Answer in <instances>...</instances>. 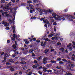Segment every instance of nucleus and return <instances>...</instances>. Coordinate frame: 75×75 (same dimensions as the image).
I'll return each mask as SVG.
<instances>
[{
    "mask_svg": "<svg viewBox=\"0 0 75 75\" xmlns=\"http://www.w3.org/2000/svg\"><path fill=\"white\" fill-rule=\"evenodd\" d=\"M55 38L54 37H53L52 38V40H54L55 39Z\"/></svg>",
    "mask_w": 75,
    "mask_h": 75,
    "instance_id": "63",
    "label": "nucleus"
},
{
    "mask_svg": "<svg viewBox=\"0 0 75 75\" xmlns=\"http://www.w3.org/2000/svg\"><path fill=\"white\" fill-rule=\"evenodd\" d=\"M13 37L14 38H17V35L15 34H14L13 35Z\"/></svg>",
    "mask_w": 75,
    "mask_h": 75,
    "instance_id": "42",
    "label": "nucleus"
},
{
    "mask_svg": "<svg viewBox=\"0 0 75 75\" xmlns=\"http://www.w3.org/2000/svg\"><path fill=\"white\" fill-rule=\"evenodd\" d=\"M42 69H43V71L45 72H46L47 71V68L43 67L42 68Z\"/></svg>",
    "mask_w": 75,
    "mask_h": 75,
    "instance_id": "18",
    "label": "nucleus"
},
{
    "mask_svg": "<svg viewBox=\"0 0 75 75\" xmlns=\"http://www.w3.org/2000/svg\"><path fill=\"white\" fill-rule=\"evenodd\" d=\"M24 45V47H25V50H27V49L28 48L27 47V46L25 44Z\"/></svg>",
    "mask_w": 75,
    "mask_h": 75,
    "instance_id": "44",
    "label": "nucleus"
},
{
    "mask_svg": "<svg viewBox=\"0 0 75 75\" xmlns=\"http://www.w3.org/2000/svg\"><path fill=\"white\" fill-rule=\"evenodd\" d=\"M39 11H40V15L41 16L42 15V12H41V9H40V8H39Z\"/></svg>",
    "mask_w": 75,
    "mask_h": 75,
    "instance_id": "28",
    "label": "nucleus"
},
{
    "mask_svg": "<svg viewBox=\"0 0 75 75\" xmlns=\"http://www.w3.org/2000/svg\"><path fill=\"white\" fill-rule=\"evenodd\" d=\"M29 7L30 8H32V7H33V6L31 5H29Z\"/></svg>",
    "mask_w": 75,
    "mask_h": 75,
    "instance_id": "61",
    "label": "nucleus"
},
{
    "mask_svg": "<svg viewBox=\"0 0 75 75\" xmlns=\"http://www.w3.org/2000/svg\"><path fill=\"white\" fill-rule=\"evenodd\" d=\"M47 24L49 27H50V26H51V23H49L48 21L47 22Z\"/></svg>",
    "mask_w": 75,
    "mask_h": 75,
    "instance_id": "37",
    "label": "nucleus"
},
{
    "mask_svg": "<svg viewBox=\"0 0 75 75\" xmlns=\"http://www.w3.org/2000/svg\"><path fill=\"white\" fill-rule=\"evenodd\" d=\"M8 13V12H4V13H2V16H4V14L6 15V14H7V13Z\"/></svg>",
    "mask_w": 75,
    "mask_h": 75,
    "instance_id": "40",
    "label": "nucleus"
},
{
    "mask_svg": "<svg viewBox=\"0 0 75 75\" xmlns=\"http://www.w3.org/2000/svg\"><path fill=\"white\" fill-rule=\"evenodd\" d=\"M2 24H5L4 25V26H5V27L8 26L9 25V24L8 23H6L4 21H3L2 22Z\"/></svg>",
    "mask_w": 75,
    "mask_h": 75,
    "instance_id": "11",
    "label": "nucleus"
},
{
    "mask_svg": "<svg viewBox=\"0 0 75 75\" xmlns=\"http://www.w3.org/2000/svg\"><path fill=\"white\" fill-rule=\"evenodd\" d=\"M38 73L39 74H40V75H42V72L39 71H38Z\"/></svg>",
    "mask_w": 75,
    "mask_h": 75,
    "instance_id": "59",
    "label": "nucleus"
},
{
    "mask_svg": "<svg viewBox=\"0 0 75 75\" xmlns=\"http://www.w3.org/2000/svg\"><path fill=\"white\" fill-rule=\"evenodd\" d=\"M30 69H28L27 70L25 74H27V75H31L32 74V73L31 72H30Z\"/></svg>",
    "mask_w": 75,
    "mask_h": 75,
    "instance_id": "9",
    "label": "nucleus"
},
{
    "mask_svg": "<svg viewBox=\"0 0 75 75\" xmlns=\"http://www.w3.org/2000/svg\"><path fill=\"white\" fill-rule=\"evenodd\" d=\"M72 43L73 44L72 46L74 48H75V42L74 41L72 42Z\"/></svg>",
    "mask_w": 75,
    "mask_h": 75,
    "instance_id": "20",
    "label": "nucleus"
},
{
    "mask_svg": "<svg viewBox=\"0 0 75 75\" xmlns=\"http://www.w3.org/2000/svg\"><path fill=\"white\" fill-rule=\"evenodd\" d=\"M6 65L7 66L10 65H11V63H9L8 62H6Z\"/></svg>",
    "mask_w": 75,
    "mask_h": 75,
    "instance_id": "32",
    "label": "nucleus"
},
{
    "mask_svg": "<svg viewBox=\"0 0 75 75\" xmlns=\"http://www.w3.org/2000/svg\"><path fill=\"white\" fill-rule=\"evenodd\" d=\"M10 56V54L8 53H7L6 52L4 54V60H3L2 61L3 62H6V59H7V57H8Z\"/></svg>",
    "mask_w": 75,
    "mask_h": 75,
    "instance_id": "2",
    "label": "nucleus"
},
{
    "mask_svg": "<svg viewBox=\"0 0 75 75\" xmlns=\"http://www.w3.org/2000/svg\"><path fill=\"white\" fill-rule=\"evenodd\" d=\"M52 67V65H51V64H48L47 65V67L49 68H50V67Z\"/></svg>",
    "mask_w": 75,
    "mask_h": 75,
    "instance_id": "22",
    "label": "nucleus"
},
{
    "mask_svg": "<svg viewBox=\"0 0 75 75\" xmlns=\"http://www.w3.org/2000/svg\"><path fill=\"white\" fill-rule=\"evenodd\" d=\"M9 62H14V61H13V60L11 59H9Z\"/></svg>",
    "mask_w": 75,
    "mask_h": 75,
    "instance_id": "38",
    "label": "nucleus"
},
{
    "mask_svg": "<svg viewBox=\"0 0 75 75\" xmlns=\"http://www.w3.org/2000/svg\"><path fill=\"white\" fill-rule=\"evenodd\" d=\"M27 3H28L30 4V3H33V2L32 1H27Z\"/></svg>",
    "mask_w": 75,
    "mask_h": 75,
    "instance_id": "56",
    "label": "nucleus"
},
{
    "mask_svg": "<svg viewBox=\"0 0 75 75\" xmlns=\"http://www.w3.org/2000/svg\"><path fill=\"white\" fill-rule=\"evenodd\" d=\"M44 37H46V36H42V37H40V40H42V39H44Z\"/></svg>",
    "mask_w": 75,
    "mask_h": 75,
    "instance_id": "35",
    "label": "nucleus"
},
{
    "mask_svg": "<svg viewBox=\"0 0 75 75\" xmlns=\"http://www.w3.org/2000/svg\"><path fill=\"white\" fill-rule=\"evenodd\" d=\"M16 56V53L12 54V57H15Z\"/></svg>",
    "mask_w": 75,
    "mask_h": 75,
    "instance_id": "55",
    "label": "nucleus"
},
{
    "mask_svg": "<svg viewBox=\"0 0 75 75\" xmlns=\"http://www.w3.org/2000/svg\"><path fill=\"white\" fill-rule=\"evenodd\" d=\"M45 18V17H44V18H41L40 19V20L41 21H42V20H43V21L44 23H47V22H48V21L47 19H44Z\"/></svg>",
    "mask_w": 75,
    "mask_h": 75,
    "instance_id": "7",
    "label": "nucleus"
},
{
    "mask_svg": "<svg viewBox=\"0 0 75 75\" xmlns=\"http://www.w3.org/2000/svg\"><path fill=\"white\" fill-rule=\"evenodd\" d=\"M71 46L72 44L71 43H69V44L67 46V48H69V50L72 51V47H71Z\"/></svg>",
    "mask_w": 75,
    "mask_h": 75,
    "instance_id": "6",
    "label": "nucleus"
},
{
    "mask_svg": "<svg viewBox=\"0 0 75 75\" xmlns=\"http://www.w3.org/2000/svg\"><path fill=\"white\" fill-rule=\"evenodd\" d=\"M26 63L25 62H23V61L21 62V64H25Z\"/></svg>",
    "mask_w": 75,
    "mask_h": 75,
    "instance_id": "41",
    "label": "nucleus"
},
{
    "mask_svg": "<svg viewBox=\"0 0 75 75\" xmlns=\"http://www.w3.org/2000/svg\"><path fill=\"white\" fill-rule=\"evenodd\" d=\"M7 43H10V40H8L7 41Z\"/></svg>",
    "mask_w": 75,
    "mask_h": 75,
    "instance_id": "64",
    "label": "nucleus"
},
{
    "mask_svg": "<svg viewBox=\"0 0 75 75\" xmlns=\"http://www.w3.org/2000/svg\"><path fill=\"white\" fill-rule=\"evenodd\" d=\"M73 54L72 55V57L71 58V60L72 61H75V52H72Z\"/></svg>",
    "mask_w": 75,
    "mask_h": 75,
    "instance_id": "4",
    "label": "nucleus"
},
{
    "mask_svg": "<svg viewBox=\"0 0 75 75\" xmlns=\"http://www.w3.org/2000/svg\"><path fill=\"white\" fill-rule=\"evenodd\" d=\"M46 43H47V42H45L44 43H43V42H41V46H43V47H45V45H46Z\"/></svg>",
    "mask_w": 75,
    "mask_h": 75,
    "instance_id": "14",
    "label": "nucleus"
},
{
    "mask_svg": "<svg viewBox=\"0 0 75 75\" xmlns=\"http://www.w3.org/2000/svg\"><path fill=\"white\" fill-rule=\"evenodd\" d=\"M33 2L34 4H37V5H39L40 4V1H38L37 0H34L33 1Z\"/></svg>",
    "mask_w": 75,
    "mask_h": 75,
    "instance_id": "10",
    "label": "nucleus"
},
{
    "mask_svg": "<svg viewBox=\"0 0 75 75\" xmlns=\"http://www.w3.org/2000/svg\"><path fill=\"white\" fill-rule=\"evenodd\" d=\"M41 59H42V57L41 56H40L37 59V60L38 61H40V60H41Z\"/></svg>",
    "mask_w": 75,
    "mask_h": 75,
    "instance_id": "21",
    "label": "nucleus"
},
{
    "mask_svg": "<svg viewBox=\"0 0 75 75\" xmlns=\"http://www.w3.org/2000/svg\"><path fill=\"white\" fill-rule=\"evenodd\" d=\"M52 16H53L54 17H56V16H57V14H56L55 13H52Z\"/></svg>",
    "mask_w": 75,
    "mask_h": 75,
    "instance_id": "30",
    "label": "nucleus"
},
{
    "mask_svg": "<svg viewBox=\"0 0 75 75\" xmlns=\"http://www.w3.org/2000/svg\"><path fill=\"white\" fill-rule=\"evenodd\" d=\"M62 61H63L64 62H67V60L65 59H62Z\"/></svg>",
    "mask_w": 75,
    "mask_h": 75,
    "instance_id": "49",
    "label": "nucleus"
},
{
    "mask_svg": "<svg viewBox=\"0 0 75 75\" xmlns=\"http://www.w3.org/2000/svg\"><path fill=\"white\" fill-rule=\"evenodd\" d=\"M1 3H4L5 2V1L4 0H1Z\"/></svg>",
    "mask_w": 75,
    "mask_h": 75,
    "instance_id": "47",
    "label": "nucleus"
},
{
    "mask_svg": "<svg viewBox=\"0 0 75 75\" xmlns=\"http://www.w3.org/2000/svg\"><path fill=\"white\" fill-rule=\"evenodd\" d=\"M59 38L61 41H62L63 40V39L62 38V36H60Z\"/></svg>",
    "mask_w": 75,
    "mask_h": 75,
    "instance_id": "51",
    "label": "nucleus"
},
{
    "mask_svg": "<svg viewBox=\"0 0 75 75\" xmlns=\"http://www.w3.org/2000/svg\"><path fill=\"white\" fill-rule=\"evenodd\" d=\"M59 51H62V52H64V50H65V49L64 48L62 47L60 48L59 49Z\"/></svg>",
    "mask_w": 75,
    "mask_h": 75,
    "instance_id": "19",
    "label": "nucleus"
},
{
    "mask_svg": "<svg viewBox=\"0 0 75 75\" xmlns=\"http://www.w3.org/2000/svg\"><path fill=\"white\" fill-rule=\"evenodd\" d=\"M17 45H15V44H13L12 46V47L13 49L15 50L17 48Z\"/></svg>",
    "mask_w": 75,
    "mask_h": 75,
    "instance_id": "16",
    "label": "nucleus"
},
{
    "mask_svg": "<svg viewBox=\"0 0 75 75\" xmlns=\"http://www.w3.org/2000/svg\"><path fill=\"white\" fill-rule=\"evenodd\" d=\"M8 6H6L4 7V11H8Z\"/></svg>",
    "mask_w": 75,
    "mask_h": 75,
    "instance_id": "15",
    "label": "nucleus"
},
{
    "mask_svg": "<svg viewBox=\"0 0 75 75\" xmlns=\"http://www.w3.org/2000/svg\"><path fill=\"white\" fill-rule=\"evenodd\" d=\"M17 9V8H15L13 9H11L10 12H11V13H13L14 14H16V11Z\"/></svg>",
    "mask_w": 75,
    "mask_h": 75,
    "instance_id": "3",
    "label": "nucleus"
},
{
    "mask_svg": "<svg viewBox=\"0 0 75 75\" xmlns=\"http://www.w3.org/2000/svg\"><path fill=\"white\" fill-rule=\"evenodd\" d=\"M5 6H6V5H8L9 6H11V2H10L9 3H8V4H7H7H5Z\"/></svg>",
    "mask_w": 75,
    "mask_h": 75,
    "instance_id": "25",
    "label": "nucleus"
},
{
    "mask_svg": "<svg viewBox=\"0 0 75 75\" xmlns=\"http://www.w3.org/2000/svg\"><path fill=\"white\" fill-rule=\"evenodd\" d=\"M65 17H70L71 18H73V17H74V16H71V15L68 16V15H66L65 16Z\"/></svg>",
    "mask_w": 75,
    "mask_h": 75,
    "instance_id": "17",
    "label": "nucleus"
},
{
    "mask_svg": "<svg viewBox=\"0 0 75 75\" xmlns=\"http://www.w3.org/2000/svg\"><path fill=\"white\" fill-rule=\"evenodd\" d=\"M66 74L67 75H72V74H71V72H67L66 73Z\"/></svg>",
    "mask_w": 75,
    "mask_h": 75,
    "instance_id": "26",
    "label": "nucleus"
},
{
    "mask_svg": "<svg viewBox=\"0 0 75 75\" xmlns=\"http://www.w3.org/2000/svg\"><path fill=\"white\" fill-rule=\"evenodd\" d=\"M47 61L45 60H44L43 61V63L44 64H47Z\"/></svg>",
    "mask_w": 75,
    "mask_h": 75,
    "instance_id": "31",
    "label": "nucleus"
},
{
    "mask_svg": "<svg viewBox=\"0 0 75 75\" xmlns=\"http://www.w3.org/2000/svg\"><path fill=\"white\" fill-rule=\"evenodd\" d=\"M51 62L52 63H53V64H55L56 63V61L54 60H51Z\"/></svg>",
    "mask_w": 75,
    "mask_h": 75,
    "instance_id": "33",
    "label": "nucleus"
},
{
    "mask_svg": "<svg viewBox=\"0 0 75 75\" xmlns=\"http://www.w3.org/2000/svg\"><path fill=\"white\" fill-rule=\"evenodd\" d=\"M10 70L11 71H14V69H13V68L10 69Z\"/></svg>",
    "mask_w": 75,
    "mask_h": 75,
    "instance_id": "53",
    "label": "nucleus"
},
{
    "mask_svg": "<svg viewBox=\"0 0 75 75\" xmlns=\"http://www.w3.org/2000/svg\"><path fill=\"white\" fill-rule=\"evenodd\" d=\"M33 52H34V50L32 49H30L29 50V53H33Z\"/></svg>",
    "mask_w": 75,
    "mask_h": 75,
    "instance_id": "24",
    "label": "nucleus"
},
{
    "mask_svg": "<svg viewBox=\"0 0 75 75\" xmlns=\"http://www.w3.org/2000/svg\"><path fill=\"white\" fill-rule=\"evenodd\" d=\"M12 29L13 30V33L15 34V33H16V30L15 29V26H14V25L12 26Z\"/></svg>",
    "mask_w": 75,
    "mask_h": 75,
    "instance_id": "13",
    "label": "nucleus"
},
{
    "mask_svg": "<svg viewBox=\"0 0 75 75\" xmlns=\"http://www.w3.org/2000/svg\"><path fill=\"white\" fill-rule=\"evenodd\" d=\"M47 72L48 73H50V72H52V70H47Z\"/></svg>",
    "mask_w": 75,
    "mask_h": 75,
    "instance_id": "34",
    "label": "nucleus"
},
{
    "mask_svg": "<svg viewBox=\"0 0 75 75\" xmlns=\"http://www.w3.org/2000/svg\"><path fill=\"white\" fill-rule=\"evenodd\" d=\"M57 61H61V58H58L57 59Z\"/></svg>",
    "mask_w": 75,
    "mask_h": 75,
    "instance_id": "57",
    "label": "nucleus"
},
{
    "mask_svg": "<svg viewBox=\"0 0 75 75\" xmlns=\"http://www.w3.org/2000/svg\"><path fill=\"white\" fill-rule=\"evenodd\" d=\"M56 68H57V69H60L61 68V67L57 66L56 67Z\"/></svg>",
    "mask_w": 75,
    "mask_h": 75,
    "instance_id": "36",
    "label": "nucleus"
},
{
    "mask_svg": "<svg viewBox=\"0 0 75 75\" xmlns=\"http://www.w3.org/2000/svg\"><path fill=\"white\" fill-rule=\"evenodd\" d=\"M55 40L56 41L58 40V38H59V37L58 36H55Z\"/></svg>",
    "mask_w": 75,
    "mask_h": 75,
    "instance_id": "27",
    "label": "nucleus"
},
{
    "mask_svg": "<svg viewBox=\"0 0 75 75\" xmlns=\"http://www.w3.org/2000/svg\"><path fill=\"white\" fill-rule=\"evenodd\" d=\"M8 21H10V22H11V23H13V22H12V21L11 20V19L10 18H8Z\"/></svg>",
    "mask_w": 75,
    "mask_h": 75,
    "instance_id": "45",
    "label": "nucleus"
},
{
    "mask_svg": "<svg viewBox=\"0 0 75 75\" xmlns=\"http://www.w3.org/2000/svg\"><path fill=\"white\" fill-rule=\"evenodd\" d=\"M45 41H48L49 42L50 41V40H49L48 38H47L45 39Z\"/></svg>",
    "mask_w": 75,
    "mask_h": 75,
    "instance_id": "43",
    "label": "nucleus"
},
{
    "mask_svg": "<svg viewBox=\"0 0 75 75\" xmlns=\"http://www.w3.org/2000/svg\"><path fill=\"white\" fill-rule=\"evenodd\" d=\"M67 64H69V67H70L69 68L68 67V68L69 69L70 71H74V70H73L72 68L73 66L74 65V64L72 63V62L69 61H67Z\"/></svg>",
    "mask_w": 75,
    "mask_h": 75,
    "instance_id": "1",
    "label": "nucleus"
},
{
    "mask_svg": "<svg viewBox=\"0 0 75 75\" xmlns=\"http://www.w3.org/2000/svg\"><path fill=\"white\" fill-rule=\"evenodd\" d=\"M53 25H57V23H56V22H54L53 23Z\"/></svg>",
    "mask_w": 75,
    "mask_h": 75,
    "instance_id": "54",
    "label": "nucleus"
},
{
    "mask_svg": "<svg viewBox=\"0 0 75 75\" xmlns=\"http://www.w3.org/2000/svg\"><path fill=\"white\" fill-rule=\"evenodd\" d=\"M6 17H10V15L8 14H6V16H5Z\"/></svg>",
    "mask_w": 75,
    "mask_h": 75,
    "instance_id": "48",
    "label": "nucleus"
},
{
    "mask_svg": "<svg viewBox=\"0 0 75 75\" xmlns=\"http://www.w3.org/2000/svg\"><path fill=\"white\" fill-rule=\"evenodd\" d=\"M68 20H69V21H73V19H70L69 18L68 19Z\"/></svg>",
    "mask_w": 75,
    "mask_h": 75,
    "instance_id": "50",
    "label": "nucleus"
},
{
    "mask_svg": "<svg viewBox=\"0 0 75 75\" xmlns=\"http://www.w3.org/2000/svg\"><path fill=\"white\" fill-rule=\"evenodd\" d=\"M48 59L47 57H45L43 59V60H45V61H47L48 60Z\"/></svg>",
    "mask_w": 75,
    "mask_h": 75,
    "instance_id": "46",
    "label": "nucleus"
},
{
    "mask_svg": "<svg viewBox=\"0 0 75 75\" xmlns=\"http://www.w3.org/2000/svg\"><path fill=\"white\" fill-rule=\"evenodd\" d=\"M46 11L47 13H51V12H52V11H53V10L52 9H50L49 11Z\"/></svg>",
    "mask_w": 75,
    "mask_h": 75,
    "instance_id": "23",
    "label": "nucleus"
},
{
    "mask_svg": "<svg viewBox=\"0 0 75 75\" xmlns=\"http://www.w3.org/2000/svg\"><path fill=\"white\" fill-rule=\"evenodd\" d=\"M49 51V49H47L45 50V53H47V52H48V51Z\"/></svg>",
    "mask_w": 75,
    "mask_h": 75,
    "instance_id": "39",
    "label": "nucleus"
},
{
    "mask_svg": "<svg viewBox=\"0 0 75 75\" xmlns=\"http://www.w3.org/2000/svg\"><path fill=\"white\" fill-rule=\"evenodd\" d=\"M42 63H40L39 64H37L35 65H34L33 66V68H36L38 67V66H41L42 65Z\"/></svg>",
    "mask_w": 75,
    "mask_h": 75,
    "instance_id": "5",
    "label": "nucleus"
},
{
    "mask_svg": "<svg viewBox=\"0 0 75 75\" xmlns=\"http://www.w3.org/2000/svg\"><path fill=\"white\" fill-rule=\"evenodd\" d=\"M57 17H56L54 18L55 20H58V21H60L61 20V18L62 17H61L58 16V15H57Z\"/></svg>",
    "mask_w": 75,
    "mask_h": 75,
    "instance_id": "8",
    "label": "nucleus"
},
{
    "mask_svg": "<svg viewBox=\"0 0 75 75\" xmlns=\"http://www.w3.org/2000/svg\"><path fill=\"white\" fill-rule=\"evenodd\" d=\"M57 45H61V43H60L59 42H58L57 43Z\"/></svg>",
    "mask_w": 75,
    "mask_h": 75,
    "instance_id": "62",
    "label": "nucleus"
},
{
    "mask_svg": "<svg viewBox=\"0 0 75 75\" xmlns=\"http://www.w3.org/2000/svg\"><path fill=\"white\" fill-rule=\"evenodd\" d=\"M55 35V34H54L53 32H51L50 34L48 35V37L50 38V37H52V36H54Z\"/></svg>",
    "mask_w": 75,
    "mask_h": 75,
    "instance_id": "12",
    "label": "nucleus"
},
{
    "mask_svg": "<svg viewBox=\"0 0 75 75\" xmlns=\"http://www.w3.org/2000/svg\"><path fill=\"white\" fill-rule=\"evenodd\" d=\"M59 63L60 64H64V62L62 61H60L59 62Z\"/></svg>",
    "mask_w": 75,
    "mask_h": 75,
    "instance_id": "58",
    "label": "nucleus"
},
{
    "mask_svg": "<svg viewBox=\"0 0 75 75\" xmlns=\"http://www.w3.org/2000/svg\"><path fill=\"white\" fill-rule=\"evenodd\" d=\"M55 51V50L54 49H52L51 50L50 52H53L54 51Z\"/></svg>",
    "mask_w": 75,
    "mask_h": 75,
    "instance_id": "60",
    "label": "nucleus"
},
{
    "mask_svg": "<svg viewBox=\"0 0 75 75\" xmlns=\"http://www.w3.org/2000/svg\"><path fill=\"white\" fill-rule=\"evenodd\" d=\"M34 11V9L33 8H31V10L30 11V13H32Z\"/></svg>",
    "mask_w": 75,
    "mask_h": 75,
    "instance_id": "29",
    "label": "nucleus"
},
{
    "mask_svg": "<svg viewBox=\"0 0 75 75\" xmlns=\"http://www.w3.org/2000/svg\"><path fill=\"white\" fill-rule=\"evenodd\" d=\"M64 13H67L68 11V9H65L64 10Z\"/></svg>",
    "mask_w": 75,
    "mask_h": 75,
    "instance_id": "52",
    "label": "nucleus"
}]
</instances>
